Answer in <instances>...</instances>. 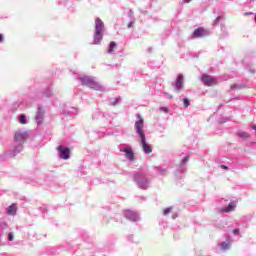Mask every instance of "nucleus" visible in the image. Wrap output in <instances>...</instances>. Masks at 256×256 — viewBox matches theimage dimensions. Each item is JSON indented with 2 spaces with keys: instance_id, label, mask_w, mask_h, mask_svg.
<instances>
[{
  "instance_id": "39448f33",
  "label": "nucleus",
  "mask_w": 256,
  "mask_h": 256,
  "mask_svg": "<svg viewBox=\"0 0 256 256\" xmlns=\"http://www.w3.org/2000/svg\"><path fill=\"white\" fill-rule=\"evenodd\" d=\"M57 151H59L60 159L67 160L69 159V155H71V150H69V148L64 146H58Z\"/></svg>"
},
{
  "instance_id": "f03ea898",
  "label": "nucleus",
  "mask_w": 256,
  "mask_h": 256,
  "mask_svg": "<svg viewBox=\"0 0 256 256\" xmlns=\"http://www.w3.org/2000/svg\"><path fill=\"white\" fill-rule=\"evenodd\" d=\"M80 80L82 81V85H85V87H89L90 89H94L95 91H101V89H103V87L95 81V78L85 76L80 78Z\"/></svg>"
},
{
  "instance_id": "423d86ee",
  "label": "nucleus",
  "mask_w": 256,
  "mask_h": 256,
  "mask_svg": "<svg viewBox=\"0 0 256 256\" xmlns=\"http://www.w3.org/2000/svg\"><path fill=\"white\" fill-rule=\"evenodd\" d=\"M207 35H209V32L205 30V28L199 27L194 30L192 34V39H199L200 37H205Z\"/></svg>"
},
{
  "instance_id": "20e7f679",
  "label": "nucleus",
  "mask_w": 256,
  "mask_h": 256,
  "mask_svg": "<svg viewBox=\"0 0 256 256\" xmlns=\"http://www.w3.org/2000/svg\"><path fill=\"white\" fill-rule=\"evenodd\" d=\"M138 121L135 122V129L139 135V137H145V132L143 131V125H144V121L141 118V114H138Z\"/></svg>"
},
{
  "instance_id": "b1692460",
  "label": "nucleus",
  "mask_w": 256,
  "mask_h": 256,
  "mask_svg": "<svg viewBox=\"0 0 256 256\" xmlns=\"http://www.w3.org/2000/svg\"><path fill=\"white\" fill-rule=\"evenodd\" d=\"M233 233H234V235H239V230L235 229V230H233Z\"/></svg>"
},
{
  "instance_id": "9b49d317",
  "label": "nucleus",
  "mask_w": 256,
  "mask_h": 256,
  "mask_svg": "<svg viewBox=\"0 0 256 256\" xmlns=\"http://www.w3.org/2000/svg\"><path fill=\"white\" fill-rule=\"evenodd\" d=\"M122 151H123V153H126V158L129 161H133V157H135V153H133V150L125 148Z\"/></svg>"
},
{
  "instance_id": "4468645a",
  "label": "nucleus",
  "mask_w": 256,
  "mask_h": 256,
  "mask_svg": "<svg viewBox=\"0 0 256 256\" xmlns=\"http://www.w3.org/2000/svg\"><path fill=\"white\" fill-rule=\"evenodd\" d=\"M116 48H117V43H115V41H111L108 48V53H113V51H115Z\"/></svg>"
},
{
  "instance_id": "6e6552de",
  "label": "nucleus",
  "mask_w": 256,
  "mask_h": 256,
  "mask_svg": "<svg viewBox=\"0 0 256 256\" xmlns=\"http://www.w3.org/2000/svg\"><path fill=\"white\" fill-rule=\"evenodd\" d=\"M182 87H183V75L179 74L177 76V81L175 83V90L177 91V93L181 91Z\"/></svg>"
},
{
  "instance_id": "cd10ccee",
  "label": "nucleus",
  "mask_w": 256,
  "mask_h": 256,
  "mask_svg": "<svg viewBox=\"0 0 256 256\" xmlns=\"http://www.w3.org/2000/svg\"><path fill=\"white\" fill-rule=\"evenodd\" d=\"M189 1H191V0H186V3H189Z\"/></svg>"
},
{
  "instance_id": "393cba45",
  "label": "nucleus",
  "mask_w": 256,
  "mask_h": 256,
  "mask_svg": "<svg viewBox=\"0 0 256 256\" xmlns=\"http://www.w3.org/2000/svg\"><path fill=\"white\" fill-rule=\"evenodd\" d=\"M133 27V22L128 23V29H131Z\"/></svg>"
},
{
  "instance_id": "aec40b11",
  "label": "nucleus",
  "mask_w": 256,
  "mask_h": 256,
  "mask_svg": "<svg viewBox=\"0 0 256 256\" xmlns=\"http://www.w3.org/2000/svg\"><path fill=\"white\" fill-rule=\"evenodd\" d=\"M221 21V16H218L215 21H214V25H218V23H220Z\"/></svg>"
},
{
  "instance_id": "a211bd4d",
  "label": "nucleus",
  "mask_w": 256,
  "mask_h": 256,
  "mask_svg": "<svg viewBox=\"0 0 256 256\" xmlns=\"http://www.w3.org/2000/svg\"><path fill=\"white\" fill-rule=\"evenodd\" d=\"M183 103H184V107H189V105H191V102H189V99H187V98H183Z\"/></svg>"
},
{
  "instance_id": "6ab92c4d",
  "label": "nucleus",
  "mask_w": 256,
  "mask_h": 256,
  "mask_svg": "<svg viewBox=\"0 0 256 256\" xmlns=\"http://www.w3.org/2000/svg\"><path fill=\"white\" fill-rule=\"evenodd\" d=\"M221 249H222V251H226V249H229V244H227L226 242H223L221 244Z\"/></svg>"
},
{
  "instance_id": "5701e85b",
  "label": "nucleus",
  "mask_w": 256,
  "mask_h": 256,
  "mask_svg": "<svg viewBox=\"0 0 256 256\" xmlns=\"http://www.w3.org/2000/svg\"><path fill=\"white\" fill-rule=\"evenodd\" d=\"M187 161H189V156L184 157V159L182 160V163H187Z\"/></svg>"
},
{
  "instance_id": "f3484780",
  "label": "nucleus",
  "mask_w": 256,
  "mask_h": 256,
  "mask_svg": "<svg viewBox=\"0 0 256 256\" xmlns=\"http://www.w3.org/2000/svg\"><path fill=\"white\" fill-rule=\"evenodd\" d=\"M171 211H173V207L165 208L163 210V215H169V213H171Z\"/></svg>"
},
{
  "instance_id": "2eb2a0df",
  "label": "nucleus",
  "mask_w": 256,
  "mask_h": 256,
  "mask_svg": "<svg viewBox=\"0 0 256 256\" xmlns=\"http://www.w3.org/2000/svg\"><path fill=\"white\" fill-rule=\"evenodd\" d=\"M238 137H240L241 139H249V137L251 136L247 132H239Z\"/></svg>"
},
{
  "instance_id": "0eeeda50",
  "label": "nucleus",
  "mask_w": 256,
  "mask_h": 256,
  "mask_svg": "<svg viewBox=\"0 0 256 256\" xmlns=\"http://www.w3.org/2000/svg\"><path fill=\"white\" fill-rule=\"evenodd\" d=\"M140 139H141V147L144 153H147V154L152 153L153 147L149 143H147V139L145 138V136L140 137Z\"/></svg>"
},
{
  "instance_id": "f8f14e48",
  "label": "nucleus",
  "mask_w": 256,
  "mask_h": 256,
  "mask_svg": "<svg viewBox=\"0 0 256 256\" xmlns=\"http://www.w3.org/2000/svg\"><path fill=\"white\" fill-rule=\"evenodd\" d=\"M7 213L9 215H17V204H12L7 208Z\"/></svg>"
},
{
  "instance_id": "7ed1b4c3",
  "label": "nucleus",
  "mask_w": 256,
  "mask_h": 256,
  "mask_svg": "<svg viewBox=\"0 0 256 256\" xmlns=\"http://www.w3.org/2000/svg\"><path fill=\"white\" fill-rule=\"evenodd\" d=\"M201 81L207 87H213V85H217V78H215L209 74H203L201 76Z\"/></svg>"
},
{
  "instance_id": "4be33fe9",
  "label": "nucleus",
  "mask_w": 256,
  "mask_h": 256,
  "mask_svg": "<svg viewBox=\"0 0 256 256\" xmlns=\"http://www.w3.org/2000/svg\"><path fill=\"white\" fill-rule=\"evenodd\" d=\"M13 239H14L13 233H10L8 235V241H13Z\"/></svg>"
},
{
  "instance_id": "f257e3e1",
  "label": "nucleus",
  "mask_w": 256,
  "mask_h": 256,
  "mask_svg": "<svg viewBox=\"0 0 256 256\" xmlns=\"http://www.w3.org/2000/svg\"><path fill=\"white\" fill-rule=\"evenodd\" d=\"M105 29V24L100 18L95 20V34H94V45H99L103 41V31Z\"/></svg>"
},
{
  "instance_id": "a878e982",
  "label": "nucleus",
  "mask_w": 256,
  "mask_h": 256,
  "mask_svg": "<svg viewBox=\"0 0 256 256\" xmlns=\"http://www.w3.org/2000/svg\"><path fill=\"white\" fill-rule=\"evenodd\" d=\"M221 168H222V169H226V170L229 169V167H227L226 165H221Z\"/></svg>"
},
{
  "instance_id": "412c9836",
  "label": "nucleus",
  "mask_w": 256,
  "mask_h": 256,
  "mask_svg": "<svg viewBox=\"0 0 256 256\" xmlns=\"http://www.w3.org/2000/svg\"><path fill=\"white\" fill-rule=\"evenodd\" d=\"M42 119L43 118L41 116H39V113H38L36 116V121H38V123H41Z\"/></svg>"
},
{
  "instance_id": "bb28decb",
  "label": "nucleus",
  "mask_w": 256,
  "mask_h": 256,
  "mask_svg": "<svg viewBox=\"0 0 256 256\" xmlns=\"http://www.w3.org/2000/svg\"><path fill=\"white\" fill-rule=\"evenodd\" d=\"M3 41V34H0V42Z\"/></svg>"
},
{
  "instance_id": "dca6fc26",
  "label": "nucleus",
  "mask_w": 256,
  "mask_h": 256,
  "mask_svg": "<svg viewBox=\"0 0 256 256\" xmlns=\"http://www.w3.org/2000/svg\"><path fill=\"white\" fill-rule=\"evenodd\" d=\"M20 123H21L22 125H27V119H26V117H25V114H21V115H20Z\"/></svg>"
},
{
  "instance_id": "9d476101",
  "label": "nucleus",
  "mask_w": 256,
  "mask_h": 256,
  "mask_svg": "<svg viewBox=\"0 0 256 256\" xmlns=\"http://www.w3.org/2000/svg\"><path fill=\"white\" fill-rule=\"evenodd\" d=\"M237 207L236 202H230L229 205L221 210V213H230V211H233Z\"/></svg>"
},
{
  "instance_id": "ddd939ff",
  "label": "nucleus",
  "mask_w": 256,
  "mask_h": 256,
  "mask_svg": "<svg viewBox=\"0 0 256 256\" xmlns=\"http://www.w3.org/2000/svg\"><path fill=\"white\" fill-rule=\"evenodd\" d=\"M125 217L127 219H130L131 221L135 220V217H137V215L135 214L134 211H131V210H126L125 213H124Z\"/></svg>"
},
{
  "instance_id": "1a4fd4ad",
  "label": "nucleus",
  "mask_w": 256,
  "mask_h": 256,
  "mask_svg": "<svg viewBox=\"0 0 256 256\" xmlns=\"http://www.w3.org/2000/svg\"><path fill=\"white\" fill-rule=\"evenodd\" d=\"M26 139H27V134L25 133L17 132L14 135V141L21 142V141H25Z\"/></svg>"
}]
</instances>
